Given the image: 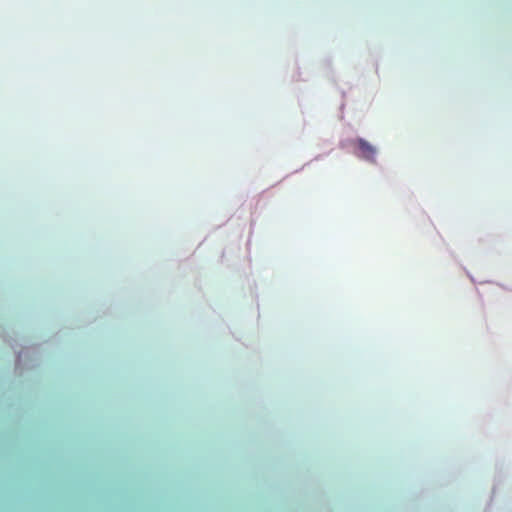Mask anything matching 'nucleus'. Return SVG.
Returning <instances> with one entry per match:
<instances>
[{
    "label": "nucleus",
    "mask_w": 512,
    "mask_h": 512,
    "mask_svg": "<svg viewBox=\"0 0 512 512\" xmlns=\"http://www.w3.org/2000/svg\"><path fill=\"white\" fill-rule=\"evenodd\" d=\"M338 146L362 161L377 163V148L362 137L342 139Z\"/></svg>",
    "instance_id": "f257e3e1"
},
{
    "label": "nucleus",
    "mask_w": 512,
    "mask_h": 512,
    "mask_svg": "<svg viewBox=\"0 0 512 512\" xmlns=\"http://www.w3.org/2000/svg\"><path fill=\"white\" fill-rule=\"evenodd\" d=\"M36 355L34 348H26L25 351H16V363H15V371L19 374L22 373V358L24 357L26 360H31L32 363L25 362L24 366L27 369L33 368L36 366L34 361V356Z\"/></svg>",
    "instance_id": "f03ea898"
},
{
    "label": "nucleus",
    "mask_w": 512,
    "mask_h": 512,
    "mask_svg": "<svg viewBox=\"0 0 512 512\" xmlns=\"http://www.w3.org/2000/svg\"><path fill=\"white\" fill-rule=\"evenodd\" d=\"M467 275L469 276V278L471 279L472 282H475V280H474L472 275H470L468 272H467Z\"/></svg>",
    "instance_id": "7ed1b4c3"
},
{
    "label": "nucleus",
    "mask_w": 512,
    "mask_h": 512,
    "mask_svg": "<svg viewBox=\"0 0 512 512\" xmlns=\"http://www.w3.org/2000/svg\"><path fill=\"white\" fill-rule=\"evenodd\" d=\"M10 345L14 350L16 349V345H14L13 343H11Z\"/></svg>",
    "instance_id": "20e7f679"
},
{
    "label": "nucleus",
    "mask_w": 512,
    "mask_h": 512,
    "mask_svg": "<svg viewBox=\"0 0 512 512\" xmlns=\"http://www.w3.org/2000/svg\"><path fill=\"white\" fill-rule=\"evenodd\" d=\"M346 96V92L342 91V97L344 98Z\"/></svg>",
    "instance_id": "39448f33"
},
{
    "label": "nucleus",
    "mask_w": 512,
    "mask_h": 512,
    "mask_svg": "<svg viewBox=\"0 0 512 512\" xmlns=\"http://www.w3.org/2000/svg\"><path fill=\"white\" fill-rule=\"evenodd\" d=\"M344 107H345V103L343 102V103L341 104V107H340V108H341V109H344Z\"/></svg>",
    "instance_id": "423d86ee"
}]
</instances>
